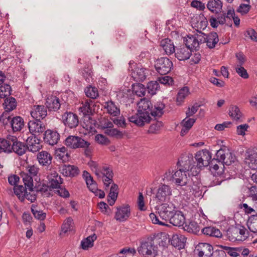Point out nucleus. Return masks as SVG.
Returning <instances> with one entry per match:
<instances>
[{
    "mask_svg": "<svg viewBox=\"0 0 257 257\" xmlns=\"http://www.w3.org/2000/svg\"><path fill=\"white\" fill-rule=\"evenodd\" d=\"M222 248L226 251V252L231 256L236 257L239 255V247H231L229 246H224Z\"/></svg>",
    "mask_w": 257,
    "mask_h": 257,
    "instance_id": "53",
    "label": "nucleus"
},
{
    "mask_svg": "<svg viewBox=\"0 0 257 257\" xmlns=\"http://www.w3.org/2000/svg\"><path fill=\"white\" fill-rule=\"evenodd\" d=\"M195 122V119L192 118L186 117L181 122L182 126L190 129Z\"/></svg>",
    "mask_w": 257,
    "mask_h": 257,
    "instance_id": "62",
    "label": "nucleus"
},
{
    "mask_svg": "<svg viewBox=\"0 0 257 257\" xmlns=\"http://www.w3.org/2000/svg\"><path fill=\"white\" fill-rule=\"evenodd\" d=\"M28 127L32 134H40L43 133L45 129V125L40 119L37 118L29 121Z\"/></svg>",
    "mask_w": 257,
    "mask_h": 257,
    "instance_id": "14",
    "label": "nucleus"
},
{
    "mask_svg": "<svg viewBox=\"0 0 257 257\" xmlns=\"http://www.w3.org/2000/svg\"><path fill=\"white\" fill-rule=\"evenodd\" d=\"M84 92L87 97L92 99H95L98 96V91L95 87L92 86L87 87Z\"/></svg>",
    "mask_w": 257,
    "mask_h": 257,
    "instance_id": "44",
    "label": "nucleus"
},
{
    "mask_svg": "<svg viewBox=\"0 0 257 257\" xmlns=\"http://www.w3.org/2000/svg\"><path fill=\"white\" fill-rule=\"evenodd\" d=\"M149 216L153 223L159 224L162 226L167 225L165 222L164 221V220H162L161 219L159 216V215H157L154 213H151L150 214Z\"/></svg>",
    "mask_w": 257,
    "mask_h": 257,
    "instance_id": "49",
    "label": "nucleus"
},
{
    "mask_svg": "<svg viewBox=\"0 0 257 257\" xmlns=\"http://www.w3.org/2000/svg\"><path fill=\"white\" fill-rule=\"evenodd\" d=\"M247 226L250 231L257 233V215H252L249 217Z\"/></svg>",
    "mask_w": 257,
    "mask_h": 257,
    "instance_id": "42",
    "label": "nucleus"
},
{
    "mask_svg": "<svg viewBox=\"0 0 257 257\" xmlns=\"http://www.w3.org/2000/svg\"><path fill=\"white\" fill-rule=\"evenodd\" d=\"M23 182L25 185V188L29 189L31 192L33 191V180L30 175L25 174L23 178Z\"/></svg>",
    "mask_w": 257,
    "mask_h": 257,
    "instance_id": "47",
    "label": "nucleus"
},
{
    "mask_svg": "<svg viewBox=\"0 0 257 257\" xmlns=\"http://www.w3.org/2000/svg\"><path fill=\"white\" fill-rule=\"evenodd\" d=\"M79 111L84 117L83 124V128L89 132H92L94 129L95 121L91 118L90 116L92 114V109L90 104L88 102H86L84 104H83L82 106L80 107Z\"/></svg>",
    "mask_w": 257,
    "mask_h": 257,
    "instance_id": "3",
    "label": "nucleus"
},
{
    "mask_svg": "<svg viewBox=\"0 0 257 257\" xmlns=\"http://www.w3.org/2000/svg\"><path fill=\"white\" fill-rule=\"evenodd\" d=\"M32 212L35 217L38 219L44 220L46 216V214L42 210H37L35 208H32Z\"/></svg>",
    "mask_w": 257,
    "mask_h": 257,
    "instance_id": "61",
    "label": "nucleus"
},
{
    "mask_svg": "<svg viewBox=\"0 0 257 257\" xmlns=\"http://www.w3.org/2000/svg\"><path fill=\"white\" fill-rule=\"evenodd\" d=\"M116 210L114 218L120 222L125 221L131 215L130 206L128 204L117 207Z\"/></svg>",
    "mask_w": 257,
    "mask_h": 257,
    "instance_id": "12",
    "label": "nucleus"
},
{
    "mask_svg": "<svg viewBox=\"0 0 257 257\" xmlns=\"http://www.w3.org/2000/svg\"><path fill=\"white\" fill-rule=\"evenodd\" d=\"M95 174L99 178L108 177L109 174L111 176H113L112 169L107 166H103L100 169H96Z\"/></svg>",
    "mask_w": 257,
    "mask_h": 257,
    "instance_id": "38",
    "label": "nucleus"
},
{
    "mask_svg": "<svg viewBox=\"0 0 257 257\" xmlns=\"http://www.w3.org/2000/svg\"><path fill=\"white\" fill-rule=\"evenodd\" d=\"M64 124L70 128H75L79 124L78 117L77 114L71 112H66L62 115Z\"/></svg>",
    "mask_w": 257,
    "mask_h": 257,
    "instance_id": "13",
    "label": "nucleus"
},
{
    "mask_svg": "<svg viewBox=\"0 0 257 257\" xmlns=\"http://www.w3.org/2000/svg\"><path fill=\"white\" fill-rule=\"evenodd\" d=\"M46 108L49 111H57L60 107L61 103L58 97L54 95H50L47 97L46 102Z\"/></svg>",
    "mask_w": 257,
    "mask_h": 257,
    "instance_id": "20",
    "label": "nucleus"
},
{
    "mask_svg": "<svg viewBox=\"0 0 257 257\" xmlns=\"http://www.w3.org/2000/svg\"><path fill=\"white\" fill-rule=\"evenodd\" d=\"M97 238L95 234L88 236L86 238L82 240L81 242V247L85 250L88 249L93 245V242Z\"/></svg>",
    "mask_w": 257,
    "mask_h": 257,
    "instance_id": "39",
    "label": "nucleus"
},
{
    "mask_svg": "<svg viewBox=\"0 0 257 257\" xmlns=\"http://www.w3.org/2000/svg\"><path fill=\"white\" fill-rule=\"evenodd\" d=\"M138 252L149 257H155L158 254V247L154 244V238H148L146 241L142 242L138 248Z\"/></svg>",
    "mask_w": 257,
    "mask_h": 257,
    "instance_id": "4",
    "label": "nucleus"
},
{
    "mask_svg": "<svg viewBox=\"0 0 257 257\" xmlns=\"http://www.w3.org/2000/svg\"><path fill=\"white\" fill-rule=\"evenodd\" d=\"M218 164L221 165V162L217 158H214L210 161L208 166L210 167V170L212 172L214 171L215 173L219 168Z\"/></svg>",
    "mask_w": 257,
    "mask_h": 257,
    "instance_id": "59",
    "label": "nucleus"
},
{
    "mask_svg": "<svg viewBox=\"0 0 257 257\" xmlns=\"http://www.w3.org/2000/svg\"><path fill=\"white\" fill-rule=\"evenodd\" d=\"M205 38V43L210 49L214 48L219 41L218 36L216 32H211L207 34Z\"/></svg>",
    "mask_w": 257,
    "mask_h": 257,
    "instance_id": "29",
    "label": "nucleus"
},
{
    "mask_svg": "<svg viewBox=\"0 0 257 257\" xmlns=\"http://www.w3.org/2000/svg\"><path fill=\"white\" fill-rule=\"evenodd\" d=\"M26 146L28 150L32 152H36L41 149L40 140L36 137V134H31L26 139Z\"/></svg>",
    "mask_w": 257,
    "mask_h": 257,
    "instance_id": "17",
    "label": "nucleus"
},
{
    "mask_svg": "<svg viewBox=\"0 0 257 257\" xmlns=\"http://www.w3.org/2000/svg\"><path fill=\"white\" fill-rule=\"evenodd\" d=\"M3 104L6 111H11L16 108L17 101L14 97L8 96L6 98Z\"/></svg>",
    "mask_w": 257,
    "mask_h": 257,
    "instance_id": "36",
    "label": "nucleus"
},
{
    "mask_svg": "<svg viewBox=\"0 0 257 257\" xmlns=\"http://www.w3.org/2000/svg\"><path fill=\"white\" fill-rule=\"evenodd\" d=\"M27 188H25V187L22 185H17L14 188L15 195L21 201H24L25 199V194H26L27 192Z\"/></svg>",
    "mask_w": 257,
    "mask_h": 257,
    "instance_id": "41",
    "label": "nucleus"
},
{
    "mask_svg": "<svg viewBox=\"0 0 257 257\" xmlns=\"http://www.w3.org/2000/svg\"><path fill=\"white\" fill-rule=\"evenodd\" d=\"M59 134L54 130H47L45 131L44 137V141L51 146L58 143L60 140Z\"/></svg>",
    "mask_w": 257,
    "mask_h": 257,
    "instance_id": "16",
    "label": "nucleus"
},
{
    "mask_svg": "<svg viewBox=\"0 0 257 257\" xmlns=\"http://www.w3.org/2000/svg\"><path fill=\"white\" fill-rule=\"evenodd\" d=\"M118 186L115 184H112L111 186L108 197L112 199L116 200L118 195Z\"/></svg>",
    "mask_w": 257,
    "mask_h": 257,
    "instance_id": "60",
    "label": "nucleus"
},
{
    "mask_svg": "<svg viewBox=\"0 0 257 257\" xmlns=\"http://www.w3.org/2000/svg\"><path fill=\"white\" fill-rule=\"evenodd\" d=\"M113 121V123L117 125L118 127L124 128L127 125L125 119L123 116L114 118Z\"/></svg>",
    "mask_w": 257,
    "mask_h": 257,
    "instance_id": "64",
    "label": "nucleus"
},
{
    "mask_svg": "<svg viewBox=\"0 0 257 257\" xmlns=\"http://www.w3.org/2000/svg\"><path fill=\"white\" fill-rule=\"evenodd\" d=\"M189 93V89L187 86H184L180 89L178 92L176 102L178 104H180Z\"/></svg>",
    "mask_w": 257,
    "mask_h": 257,
    "instance_id": "40",
    "label": "nucleus"
},
{
    "mask_svg": "<svg viewBox=\"0 0 257 257\" xmlns=\"http://www.w3.org/2000/svg\"><path fill=\"white\" fill-rule=\"evenodd\" d=\"M175 205L171 202L162 204L158 209V214L162 220L166 221L176 211Z\"/></svg>",
    "mask_w": 257,
    "mask_h": 257,
    "instance_id": "9",
    "label": "nucleus"
},
{
    "mask_svg": "<svg viewBox=\"0 0 257 257\" xmlns=\"http://www.w3.org/2000/svg\"><path fill=\"white\" fill-rule=\"evenodd\" d=\"M160 46L162 47L167 55L172 54L175 52L174 44L169 39L162 40L161 41Z\"/></svg>",
    "mask_w": 257,
    "mask_h": 257,
    "instance_id": "28",
    "label": "nucleus"
},
{
    "mask_svg": "<svg viewBox=\"0 0 257 257\" xmlns=\"http://www.w3.org/2000/svg\"><path fill=\"white\" fill-rule=\"evenodd\" d=\"M52 156L47 151H42L38 153L37 159L42 166L49 167L52 163Z\"/></svg>",
    "mask_w": 257,
    "mask_h": 257,
    "instance_id": "18",
    "label": "nucleus"
},
{
    "mask_svg": "<svg viewBox=\"0 0 257 257\" xmlns=\"http://www.w3.org/2000/svg\"><path fill=\"white\" fill-rule=\"evenodd\" d=\"M201 230V233L206 236L217 238L222 236V233L220 230L214 226H206L203 227Z\"/></svg>",
    "mask_w": 257,
    "mask_h": 257,
    "instance_id": "25",
    "label": "nucleus"
},
{
    "mask_svg": "<svg viewBox=\"0 0 257 257\" xmlns=\"http://www.w3.org/2000/svg\"><path fill=\"white\" fill-rule=\"evenodd\" d=\"M227 149H220L216 152V158L221 162V166H223V162L226 158Z\"/></svg>",
    "mask_w": 257,
    "mask_h": 257,
    "instance_id": "56",
    "label": "nucleus"
},
{
    "mask_svg": "<svg viewBox=\"0 0 257 257\" xmlns=\"http://www.w3.org/2000/svg\"><path fill=\"white\" fill-rule=\"evenodd\" d=\"M198 257H211L214 253L212 246L208 243L201 242L198 243L194 250Z\"/></svg>",
    "mask_w": 257,
    "mask_h": 257,
    "instance_id": "10",
    "label": "nucleus"
},
{
    "mask_svg": "<svg viewBox=\"0 0 257 257\" xmlns=\"http://www.w3.org/2000/svg\"><path fill=\"white\" fill-rule=\"evenodd\" d=\"M245 162L250 168H257V146L246 151Z\"/></svg>",
    "mask_w": 257,
    "mask_h": 257,
    "instance_id": "15",
    "label": "nucleus"
},
{
    "mask_svg": "<svg viewBox=\"0 0 257 257\" xmlns=\"http://www.w3.org/2000/svg\"><path fill=\"white\" fill-rule=\"evenodd\" d=\"M27 150H28V147L24 143L18 141L16 144H13L12 151L19 156L24 155Z\"/></svg>",
    "mask_w": 257,
    "mask_h": 257,
    "instance_id": "35",
    "label": "nucleus"
},
{
    "mask_svg": "<svg viewBox=\"0 0 257 257\" xmlns=\"http://www.w3.org/2000/svg\"><path fill=\"white\" fill-rule=\"evenodd\" d=\"M10 124L14 132H18L21 131L24 126V120L21 116H15L11 119Z\"/></svg>",
    "mask_w": 257,
    "mask_h": 257,
    "instance_id": "31",
    "label": "nucleus"
},
{
    "mask_svg": "<svg viewBox=\"0 0 257 257\" xmlns=\"http://www.w3.org/2000/svg\"><path fill=\"white\" fill-rule=\"evenodd\" d=\"M104 108L107 109V112L113 116H117L120 114L119 107L112 101H108L105 103Z\"/></svg>",
    "mask_w": 257,
    "mask_h": 257,
    "instance_id": "32",
    "label": "nucleus"
},
{
    "mask_svg": "<svg viewBox=\"0 0 257 257\" xmlns=\"http://www.w3.org/2000/svg\"><path fill=\"white\" fill-rule=\"evenodd\" d=\"M229 115L233 119L238 120L241 117L242 113L237 106H232L229 108Z\"/></svg>",
    "mask_w": 257,
    "mask_h": 257,
    "instance_id": "45",
    "label": "nucleus"
},
{
    "mask_svg": "<svg viewBox=\"0 0 257 257\" xmlns=\"http://www.w3.org/2000/svg\"><path fill=\"white\" fill-rule=\"evenodd\" d=\"M170 177L169 180L172 181L177 186H183L187 185L189 183L191 173L185 172L182 170L178 169Z\"/></svg>",
    "mask_w": 257,
    "mask_h": 257,
    "instance_id": "6",
    "label": "nucleus"
},
{
    "mask_svg": "<svg viewBox=\"0 0 257 257\" xmlns=\"http://www.w3.org/2000/svg\"><path fill=\"white\" fill-rule=\"evenodd\" d=\"M64 144L68 148L73 149L77 148L88 149L90 145L89 142L85 141L81 137L69 136L65 139Z\"/></svg>",
    "mask_w": 257,
    "mask_h": 257,
    "instance_id": "5",
    "label": "nucleus"
},
{
    "mask_svg": "<svg viewBox=\"0 0 257 257\" xmlns=\"http://www.w3.org/2000/svg\"><path fill=\"white\" fill-rule=\"evenodd\" d=\"M163 123L162 121L154 120V122L149 127L148 132L151 134L156 133L160 129Z\"/></svg>",
    "mask_w": 257,
    "mask_h": 257,
    "instance_id": "50",
    "label": "nucleus"
},
{
    "mask_svg": "<svg viewBox=\"0 0 257 257\" xmlns=\"http://www.w3.org/2000/svg\"><path fill=\"white\" fill-rule=\"evenodd\" d=\"M138 113L129 117V122H133L138 126H143L146 123H148L150 122V114L154 117H161L164 112L165 105L162 102H157L155 104L153 110L151 102L144 98L141 99L138 103Z\"/></svg>",
    "mask_w": 257,
    "mask_h": 257,
    "instance_id": "1",
    "label": "nucleus"
},
{
    "mask_svg": "<svg viewBox=\"0 0 257 257\" xmlns=\"http://www.w3.org/2000/svg\"><path fill=\"white\" fill-rule=\"evenodd\" d=\"M12 89L11 86L7 84H4L0 86V97L5 98L10 96Z\"/></svg>",
    "mask_w": 257,
    "mask_h": 257,
    "instance_id": "43",
    "label": "nucleus"
},
{
    "mask_svg": "<svg viewBox=\"0 0 257 257\" xmlns=\"http://www.w3.org/2000/svg\"><path fill=\"white\" fill-rule=\"evenodd\" d=\"M177 166V169L182 170L185 172L190 173L192 176H196L199 172V170L197 169L193 156L190 153L182 154L178 159Z\"/></svg>",
    "mask_w": 257,
    "mask_h": 257,
    "instance_id": "2",
    "label": "nucleus"
},
{
    "mask_svg": "<svg viewBox=\"0 0 257 257\" xmlns=\"http://www.w3.org/2000/svg\"><path fill=\"white\" fill-rule=\"evenodd\" d=\"M196 166L197 170L202 167L208 166L211 159V153L207 150H202L196 154Z\"/></svg>",
    "mask_w": 257,
    "mask_h": 257,
    "instance_id": "8",
    "label": "nucleus"
},
{
    "mask_svg": "<svg viewBox=\"0 0 257 257\" xmlns=\"http://www.w3.org/2000/svg\"><path fill=\"white\" fill-rule=\"evenodd\" d=\"M238 231H239V228L237 227H229L226 231V235L227 239L232 242L236 240H242V237L239 238Z\"/></svg>",
    "mask_w": 257,
    "mask_h": 257,
    "instance_id": "30",
    "label": "nucleus"
},
{
    "mask_svg": "<svg viewBox=\"0 0 257 257\" xmlns=\"http://www.w3.org/2000/svg\"><path fill=\"white\" fill-rule=\"evenodd\" d=\"M95 141L102 145H107L109 144V140L107 138L102 134H97L95 137Z\"/></svg>",
    "mask_w": 257,
    "mask_h": 257,
    "instance_id": "57",
    "label": "nucleus"
},
{
    "mask_svg": "<svg viewBox=\"0 0 257 257\" xmlns=\"http://www.w3.org/2000/svg\"><path fill=\"white\" fill-rule=\"evenodd\" d=\"M50 186L53 188H58L63 183V179L56 171H53L48 176Z\"/></svg>",
    "mask_w": 257,
    "mask_h": 257,
    "instance_id": "24",
    "label": "nucleus"
},
{
    "mask_svg": "<svg viewBox=\"0 0 257 257\" xmlns=\"http://www.w3.org/2000/svg\"><path fill=\"white\" fill-rule=\"evenodd\" d=\"M207 7L212 12L218 13L222 10V3L220 0H209Z\"/></svg>",
    "mask_w": 257,
    "mask_h": 257,
    "instance_id": "33",
    "label": "nucleus"
},
{
    "mask_svg": "<svg viewBox=\"0 0 257 257\" xmlns=\"http://www.w3.org/2000/svg\"><path fill=\"white\" fill-rule=\"evenodd\" d=\"M80 171L77 166L74 165H63L61 173L66 177H74L79 174Z\"/></svg>",
    "mask_w": 257,
    "mask_h": 257,
    "instance_id": "22",
    "label": "nucleus"
},
{
    "mask_svg": "<svg viewBox=\"0 0 257 257\" xmlns=\"http://www.w3.org/2000/svg\"><path fill=\"white\" fill-rule=\"evenodd\" d=\"M171 195V187L168 185L163 184L159 186L155 198L160 202H162L169 200Z\"/></svg>",
    "mask_w": 257,
    "mask_h": 257,
    "instance_id": "11",
    "label": "nucleus"
},
{
    "mask_svg": "<svg viewBox=\"0 0 257 257\" xmlns=\"http://www.w3.org/2000/svg\"><path fill=\"white\" fill-rule=\"evenodd\" d=\"M73 220L71 218H67L63 223L62 226V231L64 233H66L71 230L72 227Z\"/></svg>",
    "mask_w": 257,
    "mask_h": 257,
    "instance_id": "51",
    "label": "nucleus"
},
{
    "mask_svg": "<svg viewBox=\"0 0 257 257\" xmlns=\"http://www.w3.org/2000/svg\"><path fill=\"white\" fill-rule=\"evenodd\" d=\"M0 147L4 152L11 153L13 150V146L6 139H3L1 141Z\"/></svg>",
    "mask_w": 257,
    "mask_h": 257,
    "instance_id": "54",
    "label": "nucleus"
},
{
    "mask_svg": "<svg viewBox=\"0 0 257 257\" xmlns=\"http://www.w3.org/2000/svg\"><path fill=\"white\" fill-rule=\"evenodd\" d=\"M159 88V84L156 81H152L147 84V90L148 93L153 95L156 94L157 90Z\"/></svg>",
    "mask_w": 257,
    "mask_h": 257,
    "instance_id": "48",
    "label": "nucleus"
},
{
    "mask_svg": "<svg viewBox=\"0 0 257 257\" xmlns=\"http://www.w3.org/2000/svg\"><path fill=\"white\" fill-rule=\"evenodd\" d=\"M236 72L242 78L247 79L249 76L247 71L242 66L236 65L235 67Z\"/></svg>",
    "mask_w": 257,
    "mask_h": 257,
    "instance_id": "58",
    "label": "nucleus"
},
{
    "mask_svg": "<svg viewBox=\"0 0 257 257\" xmlns=\"http://www.w3.org/2000/svg\"><path fill=\"white\" fill-rule=\"evenodd\" d=\"M185 220V219L182 212L178 210H176L168 219L170 223L172 224L174 226L179 227L184 224Z\"/></svg>",
    "mask_w": 257,
    "mask_h": 257,
    "instance_id": "21",
    "label": "nucleus"
},
{
    "mask_svg": "<svg viewBox=\"0 0 257 257\" xmlns=\"http://www.w3.org/2000/svg\"><path fill=\"white\" fill-rule=\"evenodd\" d=\"M183 228L185 231L195 234H198L201 229L200 226L194 221H190L188 223H186Z\"/></svg>",
    "mask_w": 257,
    "mask_h": 257,
    "instance_id": "34",
    "label": "nucleus"
},
{
    "mask_svg": "<svg viewBox=\"0 0 257 257\" xmlns=\"http://www.w3.org/2000/svg\"><path fill=\"white\" fill-rule=\"evenodd\" d=\"M185 46L191 50L193 49H196L199 47V42L195 36H188L184 40Z\"/></svg>",
    "mask_w": 257,
    "mask_h": 257,
    "instance_id": "37",
    "label": "nucleus"
},
{
    "mask_svg": "<svg viewBox=\"0 0 257 257\" xmlns=\"http://www.w3.org/2000/svg\"><path fill=\"white\" fill-rule=\"evenodd\" d=\"M191 54V50L186 46H182L177 49L175 57L180 61L188 59Z\"/></svg>",
    "mask_w": 257,
    "mask_h": 257,
    "instance_id": "23",
    "label": "nucleus"
},
{
    "mask_svg": "<svg viewBox=\"0 0 257 257\" xmlns=\"http://www.w3.org/2000/svg\"><path fill=\"white\" fill-rule=\"evenodd\" d=\"M31 114L33 119H43L47 115V108L44 105H34Z\"/></svg>",
    "mask_w": 257,
    "mask_h": 257,
    "instance_id": "19",
    "label": "nucleus"
},
{
    "mask_svg": "<svg viewBox=\"0 0 257 257\" xmlns=\"http://www.w3.org/2000/svg\"><path fill=\"white\" fill-rule=\"evenodd\" d=\"M155 67L158 73L164 75L170 72L173 67V63L167 57H161L156 60Z\"/></svg>",
    "mask_w": 257,
    "mask_h": 257,
    "instance_id": "7",
    "label": "nucleus"
},
{
    "mask_svg": "<svg viewBox=\"0 0 257 257\" xmlns=\"http://www.w3.org/2000/svg\"><path fill=\"white\" fill-rule=\"evenodd\" d=\"M235 160V156L232 153L230 152L228 149H227L226 158L224 160L223 164L230 165L232 163H234Z\"/></svg>",
    "mask_w": 257,
    "mask_h": 257,
    "instance_id": "55",
    "label": "nucleus"
},
{
    "mask_svg": "<svg viewBox=\"0 0 257 257\" xmlns=\"http://www.w3.org/2000/svg\"><path fill=\"white\" fill-rule=\"evenodd\" d=\"M82 74L85 80L87 82H89L90 79L92 78L91 67L89 65H87L84 68Z\"/></svg>",
    "mask_w": 257,
    "mask_h": 257,
    "instance_id": "52",
    "label": "nucleus"
},
{
    "mask_svg": "<svg viewBox=\"0 0 257 257\" xmlns=\"http://www.w3.org/2000/svg\"><path fill=\"white\" fill-rule=\"evenodd\" d=\"M147 70L142 67L138 66L132 73L133 77L136 81L142 82L146 78Z\"/></svg>",
    "mask_w": 257,
    "mask_h": 257,
    "instance_id": "26",
    "label": "nucleus"
},
{
    "mask_svg": "<svg viewBox=\"0 0 257 257\" xmlns=\"http://www.w3.org/2000/svg\"><path fill=\"white\" fill-rule=\"evenodd\" d=\"M186 238L181 234H173L170 240L171 244L179 249L183 248L186 242Z\"/></svg>",
    "mask_w": 257,
    "mask_h": 257,
    "instance_id": "27",
    "label": "nucleus"
},
{
    "mask_svg": "<svg viewBox=\"0 0 257 257\" xmlns=\"http://www.w3.org/2000/svg\"><path fill=\"white\" fill-rule=\"evenodd\" d=\"M104 133L110 137H115L116 139H121L123 136V134L116 128L113 127L104 130Z\"/></svg>",
    "mask_w": 257,
    "mask_h": 257,
    "instance_id": "46",
    "label": "nucleus"
},
{
    "mask_svg": "<svg viewBox=\"0 0 257 257\" xmlns=\"http://www.w3.org/2000/svg\"><path fill=\"white\" fill-rule=\"evenodd\" d=\"M134 91L137 95L143 97L145 95L146 90L143 84H139L134 88Z\"/></svg>",
    "mask_w": 257,
    "mask_h": 257,
    "instance_id": "63",
    "label": "nucleus"
}]
</instances>
